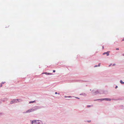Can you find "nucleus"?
<instances>
[{
    "instance_id": "f257e3e1",
    "label": "nucleus",
    "mask_w": 124,
    "mask_h": 124,
    "mask_svg": "<svg viewBox=\"0 0 124 124\" xmlns=\"http://www.w3.org/2000/svg\"><path fill=\"white\" fill-rule=\"evenodd\" d=\"M31 124H42L41 122L39 120H33Z\"/></svg>"
},
{
    "instance_id": "f03ea898",
    "label": "nucleus",
    "mask_w": 124,
    "mask_h": 124,
    "mask_svg": "<svg viewBox=\"0 0 124 124\" xmlns=\"http://www.w3.org/2000/svg\"><path fill=\"white\" fill-rule=\"evenodd\" d=\"M13 101H14V103L17 102H18L19 101V100H20V101H22L21 100V99H14L13 100Z\"/></svg>"
},
{
    "instance_id": "7ed1b4c3",
    "label": "nucleus",
    "mask_w": 124,
    "mask_h": 124,
    "mask_svg": "<svg viewBox=\"0 0 124 124\" xmlns=\"http://www.w3.org/2000/svg\"><path fill=\"white\" fill-rule=\"evenodd\" d=\"M102 99V100H106L107 101H110L111 100V99H108V98H107L103 99Z\"/></svg>"
},
{
    "instance_id": "20e7f679",
    "label": "nucleus",
    "mask_w": 124,
    "mask_h": 124,
    "mask_svg": "<svg viewBox=\"0 0 124 124\" xmlns=\"http://www.w3.org/2000/svg\"><path fill=\"white\" fill-rule=\"evenodd\" d=\"M45 74L46 75H52V73H49L44 72L42 73V74Z\"/></svg>"
},
{
    "instance_id": "39448f33",
    "label": "nucleus",
    "mask_w": 124,
    "mask_h": 124,
    "mask_svg": "<svg viewBox=\"0 0 124 124\" xmlns=\"http://www.w3.org/2000/svg\"><path fill=\"white\" fill-rule=\"evenodd\" d=\"M34 110L32 109H29L28 111V112H32V111Z\"/></svg>"
},
{
    "instance_id": "423d86ee",
    "label": "nucleus",
    "mask_w": 124,
    "mask_h": 124,
    "mask_svg": "<svg viewBox=\"0 0 124 124\" xmlns=\"http://www.w3.org/2000/svg\"><path fill=\"white\" fill-rule=\"evenodd\" d=\"M35 101H30L29 102V103H33L34 102H35Z\"/></svg>"
},
{
    "instance_id": "0eeeda50",
    "label": "nucleus",
    "mask_w": 124,
    "mask_h": 124,
    "mask_svg": "<svg viewBox=\"0 0 124 124\" xmlns=\"http://www.w3.org/2000/svg\"><path fill=\"white\" fill-rule=\"evenodd\" d=\"M14 103V101H13V100H12V101H10V104H13V103Z\"/></svg>"
},
{
    "instance_id": "6e6552de",
    "label": "nucleus",
    "mask_w": 124,
    "mask_h": 124,
    "mask_svg": "<svg viewBox=\"0 0 124 124\" xmlns=\"http://www.w3.org/2000/svg\"><path fill=\"white\" fill-rule=\"evenodd\" d=\"M120 82L122 84H123L124 83V82H123L121 80H120Z\"/></svg>"
},
{
    "instance_id": "1a4fd4ad",
    "label": "nucleus",
    "mask_w": 124,
    "mask_h": 124,
    "mask_svg": "<svg viewBox=\"0 0 124 124\" xmlns=\"http://www.w3.org/2000/svg\"><path fill=\"white\" fill-rule=\"evenodd\" d=\"M106 52V54H107V55L108 56L109 55V54L108 53L109 52Z\"/></svg>"
},
{
    "instance_id": "9d476101",
    "label": "nucleus",
    "mask_w": 124,
    "mask_h": 124,
    "mask_svg": "<svg viewBox=\"0 0 124 124\" xmlns=\"http://www.w3.org/2000/svg\"><path fill=\"white\" fill-rule=\"evenodd\" d=\"M106 53H105V52L103 54V55H104V54H106Z\"/></svg>"
},
{
    "instance_id": "9b49d317",
    "label": "nucleus",
    "mask_w": 124,
    "mask_h": 124,
    "mask_svg": "<svg viewBox=\"0 0 124 124\" xmlns=\"http://www.w3.org/2000/svg\"><path fill=\"white\" fill-rule=\"evenodd\" d=\"M90 106H90L88 105V106H87V107H90Z\"/></svg>"
},
{
    "instance_id": "f8f14e48",
    "label": "nucleus",
    "mask_w": 124,
    "mask_h": 124,
    "mask_svg": "<svg viewBox=\"0 0 124 124\" xmlns=\"http://www.w3.org/2000/svg\"><path fill=\"white\" fill-rule=\"evenodd\" d=\"M53 72H55V70H53Z\"/></svg>"
},
{
    "instance_id": "ddd939ff",
    "label": "nucleus",
    "mask_w": 124,
    "mask_h": 124,
    "mask_svg": "<svg viewBox=\"0 0 124 124\" xmlns=\"http://www.w3.org/2000/svg\"><path fill=\"white\" fill-rule=\"evenodd\" d=\"M100 63L99 64V65H98V66H100Z\"/></svg>"
},
{
    "instance_id": "4468645a",
    "label": "nucleus",
    "mask_w": 124,
    "mask_h": 124,
    "mask_svg": "<svg viewBox=\"0 0 124 124\" xmlns=\"http://www.w3.org/2000/svg\"><path fill=\"white\" fill-rule=\"evenodd\" d=\"M76 98H77V99H79V98L78 97H76Z\"/></svg>"
},
{
    "instance_id": "2eb2a0df",
    "label": "nucleus",
    "mask_w": 124,
    "mask_h": 124,
    "mask_svg": "<svg viewBox=\"0 0 124 124\" xmlns=\"http://www.w3.org/2000/svg\"><path fill=\"white\" fill-rule=\"evenodd\" d=\"M57 92H55V94H57Z\"/></svg>"
},
{
    "instance_id": "dca6fc26",
    "label": "nucleus",
    "mask_w": 124,
    "mask_h": 124,
    "mask_svg": "<svg viewBox=\"0 0 124 124\" xmlns=\"http://www.w3.org/2000/svg\"><path fill=\"white\" fill-rule=\"evenodd\" d=\"M91 121H88V122H90Z\"/></svg>"
},
{
    "instance_id": "f3484780",
    "label": "nucleus",
    "mask_w": 124,
    "mask_h": 124,
    "mask_svg": "<svg viewBox=\"0 0 124 124\" xmlns=\"http://www.w3.org/2000/svg\"><path fill=\"white\" fill-rule=\"evenodd\" d=\"M116 49L117 50H119V49L118 48H116Z\"/></svg>"
},
{
    "instance_id": "a211bd4d",
    "label": "nucleus",
    "mask_w": 124,
    "mask_h": 124,
    "mask_svg": "<svg viewBox=\"0 0 124 124\" xmlns=\"http://www.w3.org/2000/svg\"><path fill=\"white\" fill-rule=\"evenodd\" d=\"M117 86H116V87H115V88L116 89L117 88Z\"/></svg>"
},
{
    "instance_id": "6ab92c4d",
    "label": "nucleus",
    "mask_w": 124,
    "mask_h": 124,
    "mask_svg": "<svg viewBox=\"0 0 124 124\" xmlns=\"http://www.w3.org/2000/svg\"><path fill=\"white\" fill-rule=\"evenodd\" d=\"M102 49H103L104 48V47L103 46H102Z\"/></svg>"
},
{
    "instance_id": "aec40b11",
    "label": "nucleus",
    "mask_w": 124,
    "mask_h": 124,
    "mask_svg": "<svg viewBox=\"0 0 124 124\" xmlns=\"http://www.w3.org/2000/svg\"><path fill=\"white\" fill-rule=\"evenodd\" d=\"M122 41H124V38L123 39V40H122Z\"/></svg>"
},
{
    "instance_id": "412c9836",
    "label": "nucleus",
    "mask_w": 124,
    "mask_h": 124,
    "mask_svg": "<svg viewBox=\"0 0 124 124\" xmlns=\"http://www.w3.org/2000/svg\"><path fill=\"white\" fill-rule=\"evenodd\" d=\"M2 85H1V86H0V87L1 86V87H2Z\"/></svg>"
},
{
    "instance_id": "4be33fe9",
    "label": "nucleus",
    "mask_w": 124,
    "mask_h": 124,
    "mask_svg": "<svg viewBox=\"0 0 124 124\" xmlns=\"http://www.w3.org/2000/svg\"><path fill=\"white\" fill-rule=\"evenodd\" d=\"M68 97H71L70 96H69Z\"/></svg>"
},
{
    "instance_id": "5701e85b",
    "label": "nucleus",
    "mask_w": 124,
    "mask_h": 124,
    "mask_svg": "<svg viewBox=\"0 0 124 124\" xmlns=\"http://www.w3.org/2000/svg\"><path fill=\"white\" fill-rule=\"evenodd\" d=\"M97 65H96V66H95V67H97Z\"/></svg>"
},
{
    "instance_id": "b1692460",
    "label": "nucleus",
    "mask_w": 124,
    "mask_h": 124,
    "mask_svg": "<svg viewBox=\"0 0 124 124\" xmlns=\"http://www.w3.org/2000/svg\"><path fill=\"white\" fill-rule=\"evenodd\" d=\"M66 96H65V98H66Z\"/></svg>"
},
{
    "instance_id": "393cba45",
    "label": "nucleus",
    "mask_w": 124,
    "mask_h": 124,
    "mask_svg": "<svg viewBox=\"0 0 124 124\" xmlns=\"http://www.w3.org/2000/svg\"><path fill=\"white\" fill-rule=\"evenodd\" d=\"M115 65L114 64H113V65Z\"/></svg>"
},
{
    "instance_id": "a878e982",
    "label": "nucleus",
    "mask_w": 124,
    "mask_h": 124,
    "mask_svg": "<svg viewBox=\"0 0 124 124\" xmlns=\"http://www.w3.org/2000/svg\"><path fill=\"white\" fill-rule=\"evenodd\" d=\"M58 94H59V93H58Z\"/></svg>"
}]
</instances>
